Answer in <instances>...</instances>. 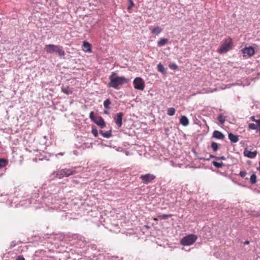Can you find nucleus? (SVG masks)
Returning a JSON list of instances; mask_svg holds the SVG:
<instances>
[{
    "instance_id": "nucleus-1",
    "label": "nucleus",
    "mask_w": 260,
    "mask_h": 260,
    "mask_svg": "<svg viewBox=\"0 0 260 260\" xmlns=\"http://www.w3.org/2000/svg\"><path fill=\"white\" fill-rule=\"evenodd\" d=\"M110 82L108 83L109 87L115 89H118V86L125 83H127L128 80L124 76L119 77L115 72H112L109 76Z\"/></svg>"
},
{
    "instance_id": "nucleus-2",
    "label": "nucleus",
    "mask_w": 260,
    "mask_h": 260,
    "mask_svg": "<svg viewBox=\"0 0 260 260\" xmlns=\"http://www.w3.org/2000/svg\"><path fill=\"white\" fill-rule=\"evenodd\" d=\"M44 49L48 53L52 54L57 52L59 56H63L64 54L62 47L59 46L49 44L46 45Z\"/></svg>"
},
{
    "instance_id": "nucleus-3",
    "label": "nucleus",
    "mask_w": 260,
    "mask_h": 260,
    "mask_svg": "<svg viewBox=\"0 0 260 260\" xmlns=\"http://www.w3.org/2000/svg\"><path fill=\"white\" fill-rule=\"evenodd\" d=\"M197 239V236L193 234L188 235L183 237L180 241L181 245L189 246L193 244Z\"/></svg>"
},
{
    "instance_id": "nucleus-4",
    "label": "nucleus",
    "mask_w": 260,
    "mask_h": 260,
    "mask_svg": "<svg viewBox=\"0 0 260 260\" xmlns=\"http://www.w3.org/2000/svg\"><path fill=\"white\" fill-rule=\"evenodd\" d=\"M232 44V41L231 39L225 40L218 49V52L221 54L227 52L231 49Z\"/></svg>"
},
{
    "instance_id": "nucleus-5",
    "label": "nucleus",
    "mask_w": 260,
    "mask_h": 260,
    "mask_svg": "<svg viewBox=\"0 0 260 260\" xmlns=\"http://www.w3.org/2000/svg\"><path fill=\"white\" fill-rule=\"evenodd\" d=\"M134 88L139 90H143L145 87L144 82L140 77L136 78L133 81Z\"/></svg>"
},
{
    "instance_id": "nucleus-6",
    "label": "nucleus",
    "mask_w": 260,
    "mask_h": 260,
    "mask_svg": "<svg viewBox=\"0 0 260 260\" xmlns=\"http://www.w3.org/2000/svg\"><path fill=\"white\" fill-rule=\"evenodd\" d=\"M140 178L142 179V182L145 184H148L152 182L155 178V176L153 174H147L141 175Z\"/></svg>"
},
{
    "instance_id": "nucleus-7",
    "label": "nucleus",
    "mask_w": 260,
    "mask_h": 260,
    "mask_svg": "<svg viewBox=\"0 0 260 260\" xmlns=\"http://www.w3.org/2000/svg\"><path fill=\"white\" fill-rule=\"evenodd\" d=\"M123 116V113L122 112L118 113L114 117V120L117 125V126L119 128L121 126L122 124V117Z\"/></svg>"
},
{
    "instance_id": "nucleus-8",
    "label": "nucleus",
    "mask_w": 260,
    "mask_h": 260,
    "mask_svg": "<svg viewBox=\"0 0 260 260\" xmlns=\"http://www.w3.org/2000/svg\"><path fill=\"white\" fill-rule=\"evenodd\" d=\"M242 53H243L244 56H251L254 54L255 51L252 47L250 46L242 49Z\"/></svg>"
},
{
    "instance_id": "nucleus-9",
    "label": "nucleus",
    "mask_w": 260,
    "mask_h": 260,
    "mask_svg": "<svg viewBox=\"0 0 260 260\" xmlns=\"http://www.w3.org/2000/svg\"><path fill=\"white\" fill-rule=\"evenodd\" d=\"M257 153V152L256 151H254L253 152L248 150L247 149H245L244 151V156L250 158H254Z\"/></svg>"
},
{
    "instance_id": "nucleus-10",
    "label": "nucleus",
    "mask_w": 260,
    "mask_h": 260,
    "mask_svg": "<svg viewBox=\"0 0 260 260\" xmlns=\"http://www.w3.org/2000/svg\"><path fill=\"white\" fill-rule=\"evenodd\" d=\"M93 122L100 126L102 128H103L106 126L105 122L103 118L101 116L96 117V118Z\"/></svg>"
},
{
    "instance_id": "nucleus-11",
    "label": "nucleus",
    "mask_w": 260,
    "mask_h": 260,
    "mask_svg": "<svg viewBox=\"0 0 260 260\" xmlns=\"http://www.w3.org/2000/svg\"><path fill=\"white\" fill-rule=\"evenodd\" d=\"M212 137L218 140H223L225 137L224 135L218 131H214Z\"/></svg>"
},
{
    "instance_id": "nucleus-12",
    "label": "nucleus",
    "mask_w": 260,
    "mask_h": 260,
    "mask_svg": "<svg viewBox=\"0 0 260 260\" xmlns=\"http://www.w3.org/2000/svg\"><path fill=\"white\" fill-rule=\"evenodd\" d=\"M228 136L229 139L231 142L237 143L239 141V136L238 135H235L233 133H230L229 134Z\"/></svg>"
},
{
    "instance_id": "nucleus-13",
    "label": "nucleus",
    "mask_w": 260,
    "mask_h": 260,
    "mask_svg": "<svg viewBox=\"0 0 260 260\" xmlns=\"http://www.w3.org/2000/svg\"><path fill=\"white\" fill-rule=\"evenodd\" d=\"M82 47H83V50L85 51V52H91V45L88 42H87L86 41L83 42Z\"/></svg>"
},
{
    "instance_id": "nucleus-14",
    "label": "nucleus",
    "mask_w": 260,
    "mask_h": 260,
    "mask_svg": "<svg viewBox=\"0 0 260 260\" xmlns=\"http://www.w3.org/2000/svg\"><path fill=\"white\" fill-rule=\"evenodd\" d=\"M180 123L183 126H186L189 124V120L186 116H182L180 119Z\"/></svg>"
},
{
    "instance_id": "nucleus-15",
    "label": "nucleus",
    "mask_w": 260,
    "mask_h": 260,
    "mask_svg": "<svg viewBox=\"0 0 260 260\" xmlns=\"http://www.w3.org/2000/svg\"><path fill=\"white\" fill-rule=\"evenodd\" d=\"M99 133L104 137L106 138H109L112 136V131L109 130L106 132H104L102 130H100Z\"/></svg>"
},
{
    "instance_id": "nucleus-16",
    "label": "nucleus",
    "mask_w": 260,
    "mask_h": 260,
    "mask_svg": "<svg viewBox=\"0 0 260 260\" xmlns=\"http://www.w3.org/2000/svg\"><path fill=\"white\" fill-rule=\"evenodd\" d=\"M162 31V29L159 26H157L151 30V33L158 35Z\"/></svg>"
},
{
    "instance_id": "nucleus-17",
    "label": "nucleus",
    "mask_w": 260,
    "mask_h": 260,
    "mask_svg": "<svg viewBox=\"0 0 260 260\" xmlns=\"http://www.w3.org/2000/svg\"><path fill=\"white\" fill-rule=\"evenodd\" d=\"M53 175H54V177L60 179L64 177V176L65 175V171L63 170H62L60 172H54L53 173Z\"/></svg>"
},
{
    "instance_id": "nucleus-18",
    "label": "nucleus",
    "mask_w": 260,
    "mask_h": 260,
    "mask_svg": "<svg viewBox=\"0 0 260 260\" xmlns=\"http://www.w3.org/2000/svg\"><path fill=\"white\" fill-rule=\"evenodd\" d=\"M169 42V40L166 38H161L159 41L157 42V46L162 47L165 45Z\"/></svg>"
},
{
    "instance_id": "nucleus-19",
    "label": "nucleus",
    "mask_w": 260,
    "mask_h": 260,
    "mask_svg": "<svg viewBox=\"0 0 260 260\" xmlns=\"http://www.w3.org/2000/svg\"><path fill=\"white\" fill-rule=\"evenodd\" d=\"M157 69L158 71L160 72L161 73L163 74H166L167 73L166 70L165 69L163 65L161 63H159L157 66Z\"/></svg>"
},
{
    "instance_id": "nucleus-20",
    "label": "nucleus",
    "mask_w": 260,
    "mask_h": 260,
    "mask_svg": "<svg viewBox=\"0 0 260 260\" xmlns=\"http://www.w3.org/2000/svg\"><path fill=\"white\" fill-rule=\"evenodd\" d=\"M111 104V102L110 100V99H106L103 103L104 106L105 108L107 109H110L111 107H110V105Z\"/></svg>"
},
{
    "instance_id": "nucleus-21",
    "label": "nucleus",
    "mask_w": 260,
    "mask_h": 260,
    "mask_svg": "<svg viewBox=\"0 0 260 260\" xmlns=\"http://www.w3.org/2000/svg\"><path fill=\"white\" fill-rule=\"evenodd\" d=\"M8 164V161L5 158H0V168L5 167Z\"/></svg>"
},
{
    "instance_id": "nucleus-22",
    "label": "nucleus",
    "mask_w": 260,
    "mask_h": 260,
    "mask_svg": "<svg viewBox=\"0 0 260 260\" xmlns=\"http://www.w3.org/2000/svg\"><path fill=\"white\" fill-rule=\"evenodd\" d=\"M211 147L214 152H216L219 149V144L216 142H212L211 145Z\"/></svg>"
},
{
    "instance_id": "nucleus-23",
    "label": "nucleus",
    "mask_w": 260,
    "mask_h": 260,
    "mask_svg": "<svg viewBox=\"0 0 260 260\" xmlns=\"http://www.w3.org/2000/svg\"><path fill=\"white\" fill-rule=\"evenodd\" d=\"M175 109L171 107L168 109L167 114L169 116H173L175 113Z\"/></svg>"
},
{
    "instance_id": "nucleus-24",
    "label": "nucleus",
    "mask_w": 260,
    "mask_h": 260,
    "mask_svg": "<svg viewBox=\"0 0 260 260\" xmlns=\"http://www.w3.org/2000/svg\"><path fill=\"white\" fill-rule=\"evenodd\" d=\"M212 164L214 166H215L217 168H221L223 166V164L222 162H217L216 161H213Z\"/></svg>"
},
{
    "instance_id": "nucleus-25",
    "label": "nucleus",
    "mask_w": 260,
    "mask_h": 260,
    "mask_svg": "<svg viewBox=\"0 0 260 260\" xmlns=\"http://www.w3.org/2000/svg\"><path fill=\"white\" fill-rule=\"evenodd\" d=\"M171 216V214H162L158 215V218L160 220H166Z\"/></svg>"
},
{
    "instance_id": "nucleus-26",
    "label": "nucleus",
    "mask_w": 260,
    "mask_h": 260,
    "mask_svg": "<svg viewBox=\"0 0 260 260\" xmlns=\"http://www.w3.org/2000/svg\"><path fill=\"white\" fill-rule=\"evenodd\" d=\"M217 119L218 120L219 122L222 124H223L225 122V119L222 114H220L218 115L217 117Z\"/></svg>"
},
{
    "instance_id": "nucleus-27",
    "label": "nucleus",
    "mask_w": 260,
    "mask_h": 260,
    "mask_svg": "<svg viewBox=\"0 0 260 260\" xmlns=\"http://www.w3.org/2000/svg\"><path fill=\"white\" fill-rule=\"evenodd\" d=\"M250 182L252 184H253L256 182V176L255 174H252L250 178Z\"/></svg>"
},
{
    "instance_id": "nucleus-28",
    "label": "nucleus",
    "mask_w": 260,
    "mask_h": 260,
    "mask_svg": "<svg viewBox=\"0 0 260 260\" xmlns=\"http://www.w3.org/2000/svg\"><path fill=\"white\" fill-rule=\"evenodd\" d=\"M129 5L127 7V9L128 11H131L132 9V8L134 6L135 4L133 1V0H128Z\"/></svg>"
},
{
    "instance_id": "nucleus-29",
    "label": "nucleus",
    "mask_w": 260,
    "mask_h": 260,
    "mask_svg": "<svg viewBox=\"0 0 260 260\" xmlns=\"http://www.w3.org/2000/svg\"><path fill=\"white\" fill-rule=\"evenodd\" d=\"M91 132H92V134H93V135L95 137H96L98 136V130L96 129V128H95L94 126H93V127H92Z\"/></svg>"
},
{
    "instance_id": "nucleus-30",
    "label": "nucleus",
    "mask_w": 260,
    "mask_h": 260,
    "mask_svg": "<svg viewBox=\"0 0 260 260\" xmlns=\"http://www.w3.org/2000/svg\"><path fill=\"white\" fill-rule=\"evenodd\" d=\"M169 68L172 70H176L178 69V67L176 63H173L169 64Z\"/></svg>"
},
{
    "instance_id": "nucleus-31",
    "label": "nucleus",
    "mask_w": 260,
    "mask_h": 260,
    "mask_svg": "<svg viewBox=\"0 0 260 260\" xmlns=\"http://www.w3.org/2000/svg\"><path fill=\"white\" fill-rule=\"evenodd\" d=\"M248 127L250 129H256L257 128L258 129L257 126L255 124L252 123L249 124Z\"/></svg>"
},
{
    "instance_id": "nucleus-32",
    "label": "nucleus",
    "mask_w": 260,
    "mask_h": 260,
    "mask_svg": "<svg viewBox=\"0 0 260 260\" xmlns=\"http://www.w3.org/2000/svg\"><path fill=\"white\" fill-rule=\"evenodd\" d=\"M75 173L74 170H70L66 169V177L69 176L71 175L74 174Z\"/></svg>"
},
{
    "instance_id": "nucleus-33",
    "label": "nucleus",
    "mask_w": 260,
    "mask_h": 260,
    "mask_svg": "<svg viewBox=\"0 0 260 260\" xmlns=\"http://www.w3.org/2000/svg\"><path fill=\"white\" fill-rule=\"evenodd\" d=\"M89 117L91 119V120L93 121H94L95 119L96 118V117H95L94 116V113L93 112L91 111L89 114Z\"/></svg>"
},
{
    "instance_id": "nucleus-34",
    "label": "nucleus",
    "mask_w": 260,
    "mask_h": 260,
    "mask_svg": "<svg viewBox=\"0 0 260 260\" xmlns=\"http://www.w3.org/2000/svg\"><path fill=\"white\" fill-rule=\"evenodd\" d=\"M246 174L247 172L244 171H241L239 174L240 176L242 178L244 177L246 175Z\"/></svg>"
},
{
    "instance_id": "nucleus-35",
    "label": "nucleus",
    "mask_w": 260,
    "mask_h": 260,
    "mask_svg": "<svg viewBox=\"0 0 260 260\" xmlns=\"http://www.w3.org/2000/svg\"><path fill=\"white\" fill-rule=\"evenodd\" d=\"M255 122L256 123V125L257 126V127L258 128V131H259V135H260V119L256 120V121H255Z\"/></svg>"
},
{
    "instance_id": "nucleus-36",
    "label": "nucleus",
    "mask_w": 260,
    "mask_h": 260,
    "mask_svg": "<svg viewBox=\"0 0 260 260\" xmlns=\"http://www.w3.org/2000/svg\"><path fill=\"white\" fill-rule=\"evenodd\" d=\"M216 159H217V160H219V159L225 160L226 158L224 156H219V157L217 156V157H216Z\"/></svg>"
},
{
    "instance_id": "nucleus-37",
    "label": "nucleus",
    "mask_w": 260,
    "mask_h": 260,
    "mask_svg": "<svg viewBox=\"0 0 260 260\" xmlns=\"http://www.w3.org/2000/svg\"><path fill=\"white\" fill-rule=\"evenodd\" d=\"M16 260H25V259L22 255H19L17 257Z\"/></svg>"
},
{
    "instance_id": "nucleus-38",
    "label": "nucleus",
    "mask_w": 260,
    "mask_h": 260,
    "mask_svg": "<svg viewBox=\"0 0 260 260\" xmlns=\"http://www.w3.org/2000/svg\"><path fill=\"white\" fill-rule=\"evenodd\" d=\"M71 91L69 89L68 87L66 88V94H71Z\"/></svg>"
},
{
    "instance_id": "nucleus-39",
    "label": "nucleus",
    "mask_w": 260,
    "mask_h": 260,
    "mask_svg": "<svg viewBox=\"0 0 260 260\" xmlns=\"http://www.w3.org/2000/svg\"><path fill=\"white\" fill-rule=\"evenodd\" d=\"M250 120H251V121H254V122H255V121H256V119H255V117H254V116H251V117H250Z\"/></svg>"
},
{
    "instance_id": "nucleus-40",
    "label": "nucleus",
    "mask_w": 260,
    "mask_h": 260,
    "mask_svg": "<svg viewBox=\"0 0 260 260\" xmlns=\"http://www.w3.org/2000/svg\"><path fill=\"white\" fill-rule=\"evenodd\" d=\"M66 242H67V241H70V237H69V236H67V235H66Z\"/></svg>"
},
{
    "instance_id": "nucleus-41",
    "label": "nucleus",
    "mask_w": 260,
    "mask_h": 260,
    "mask_svg": "<svg viewBox=\"0 0 260 260\" xmlns=\"http://www.w3.org/2000/svg\"><path fill=\"white\" fill-rule=\"evenodd\" d=\"M210 157L211 158H215V159H216V157H217V156H216L213 155H212V154H211V155H210Z\"/></svg>"
},
{
    "instance_id": "nucleus-42",
    "label": "nucleus",
    "mask_w": 260,
    "mask_h": 260,
    "mask_svg": "<svg viewBox=\"0 0 260 260\" xmlns=\"http://www.w3.org/2000/svg\"><path fill=\"white\" fill-rule=\"evenodd\" d=\"M104 113L106 114H109V112L107 110L104 111Z\"/></svg>"
},
{
    "instance_id": "nucleus-43",
    "label": "nucleus",
    "mask_w": 260,
    "mask_h": 260,
    "mask_svg": "<svg viewBox=\"0 0 260 260\" xmlns=\"http://www.w3.org/2000/svg\"><path fill=\"white\" fill-rule=\"evenodd\" d=\"M249 243V241H246L245 242H244V244H248Z\"/></svg>"
},
{
    "instance_id": "nucleus-44",
    "label": "nucleus",
    "mask_w": 260,
    "mask_h": 260,
    "mask_svg": "<svg viewBox=\"0 0 260 260\" xmlns=\"http://www.w3.org/2000/svg\"><path fill=\"white\" fill-rule=\"evenodd\" d=\"M66 257H67L68 258H71V256L70 255H69L68 256L66 254Z\"/></svg>"
},
{
    "instance_id": "nucleus-45",
    "label": "nucleus",
    "mask_w": 260,
    "mask_h": 260,
    "mask_svg": "<svg viewBox=\"0 0 260 260\" xmlns=\"http://www.w3.org/2000/svg\"><path fill=\"white\" fill-rule=\"evenodd\" d=\"M257 170H260V161L259 162V167L257 168Z\"/></svg>"
},
{
    "instance_id": "nucleus-46",
    "label": "nucleus",
    "mask_w": 260,
    "mask_h": 260,
    "mask_svg": "<svg viewBox=\"0 0 260 260\" xmlns=\"http://www.w3.org/2000/svg\"><path fill=\"white\" fill-rule=\"evenodd\" d=\"M62 90L65 93V89L62 87Z\"/></svg>"
},
{
    "instance_id": "nucleus-47",
    "label": "nucleus",
    "mask_w": 260,
    "mask_h": 260,
    "mask_svg": "<svg viewBox=\"0 0 260 260\" xmlns=\"http://www.w3.org/2000/svg\"><path fill=\"white\" fill-rule=\"evenodd\" d=\"M102 146H107V145H106V144H102Z\"/></svg>"
},
{
    "instance_id": "nucleus-48",
    "label": "nucleus",
    "mask_w": 260,
    "mask_h": 260,
    "mask_svg": "<svg viewBox=\"0 0 260 260\" xmlns=\"http://www.w3.org/2000/svg\"><path fill=\"white\" fill-rule=\"evenodd\" d=\"M67 249V247H66V253L68 252Z\"/></svg>"
}]
</instances>
